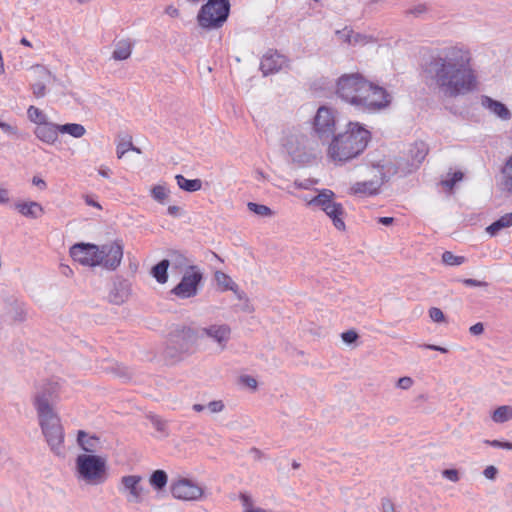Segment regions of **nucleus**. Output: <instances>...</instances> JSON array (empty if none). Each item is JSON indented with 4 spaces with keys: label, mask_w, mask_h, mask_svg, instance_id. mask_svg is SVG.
Returning <instances> with one entry per match:
<instances>
[{
    "label": "nucleus",
    "mask_w": 512,
    "mask_h": 512,
    "mask_svg": "<svg viewBox=\"0 0 512 512\" xmlns=\"http://www.w3.org/2000/svg\"><path fill=\"white\" fill-rule=\"evenodd\" d=\"M383 512H396L393 503L390 500H384L382 502Z\"/></svg>",
    "instance_id": "62"
},
{
    "label": "nucleus",
    "mask_w": 512,
    "mask_h": 512,
    "mask_svg": "<svg viewBox=\"0 0 512 512\" xmlns=\"http://www.w3.org/2000/svg\"><path fill=\"white\" fill-rule=\"evenodd\" d=\"M206 409L211 414L220 413L225 409V404L222 400H213L206 405Z\"/></svg>",
    "instance_id": "43"
},
{
    "label": "nucleus",
    "mask_w": 512,
    "mask_h": 512,
    "mask_svg": "<svg viewBox=\"0 0 512 512\" xmlns=\"http://www.w3.org/2000/svg\"><path fill=\"white\" fill-rule=\"evenodd\" d=\"M14 306V316L13 319L18 322H23L26 319V310L23 306V304H19L18 302H15Z\"/></svg>",
    "instance_id": "45"
},
{
    "label": "nucleus",
    "mask_w": 512,
    "mask_h": 512,
    "mask_svg": "<svg viewBox=\"0 0 512 512\" xmlns=\"http://www.w3.org/2000/svg\"><path fill=\"white\" fill-rule=\"evenodd\" d=\"M429 148L428 145L423 141H416L413 143L409 149V158L411 160V172L414 169H417L419 165L424 161L428 154Z\"/></svg>",
    "instance_id": "22"
},
{
    "label": "nucleus",
    "mask_w": 512,
    "mask_h": 512,
    "mask_svg": "<svg viewBox=\"0 0 512 512\" xmlns=\"http://www.w3.org/2000/svg\"><path fill=\"white\" fill-rule=\"evenodd\" d=\"M336 95L342 101L362 112H374L387 107L390 94L366 80L359 73L343 74L336 82Z\"/></svg>",
    "instance_id": "2"
},
{
    "label": "nucleus",
    "mask_w": 512,
    "mask_h": 512,
    "mask_svg": "<svg viewBox=\"0 0 512 512\" xmlns=\"http://www.w3.org/2000/svg\"><path fill=\"white\" fill-rule=\"evenodd\" d=\"M336 34L341 39H343L345 42H348V43L357 42L358 38L360 37L359 34L354 35L353 31L349 30L347 28L343 29L342 31H337Z\"/></svg>",
    "instance_id": "41"
},
{
    "label": "nucleus",
    "mask_w": 512,
    "mask_h": 512,
    "mask_svg": "<svg viewBox=\"0 0 512 512\" xmlns=\"http://www.w3.org/2000/svg\"><path fill=\"white\" fill-rule=\"evenodd\" d=\"M497 473L498 470L493 465L487 466L483 471V475L485 476V478L489 480H494L496 478Z\"/></svg>",
    "instance_id": "56"
},
{
    "label": "nucleus",
    "mask_w": 512,
    "mask_h": 512,
    "mask_svg": "<svg viewBox=\"0 0 512 512\" xmlns=\"http://www.w3.org/2000/svg\"><path fill=\"white\" fill-rule=\"evenodd\" d=\"M317 179H305L304 181H295L294 185L299 189H309L312 185L317 184Z\"/></svg>",
    "instance_id": "55"
},
{
    "label": "nucleus",
    "mask_w": 512,
    "mask_h": 512,
    "mask_svg": "<svg viewBox=\"0 0 512 512\" xmlns=\"http://www.w3.org/2000/svg\"><path fill=\"white\" fill-rule=\"evenodd\" d=\"M170 261L168 259H163L154 265L151 269L152 276L156 279V281L160 284H164L168 280L167 270L169 268Z\"/></svg>",
    "instance_id": "27"
},
{
    "label": "nucleus",
    "mask_w": 512,
    "mask_h": 512,
    "mask_svg": "<svg viewBox=\"0 0 512 512\" xmlns=\"http://www.w3.org/2000/svg\"><path fill=\"white\" fill-rule=\"evenodd\" d=\"M313 130L322 142H328L335 132V117L333 111L321 106L314 117Z\"/></svg>",
    "instance_id": "11"
},
{
    "label": "nucleus",
    "mask_w": 512,
    "mask_h": 512,
    "mask_svg": "<svg viewBox=\"0 0 512 512\" xmlns=\"http://www.w3.org/2000/svg\"><path fill=\"white\" fill-rule=\"evenodd\" d=\"M172 261L177 268H182L188 264V259L178 252H173Z\"/></svg>",
    "instance_id": "48"
},
{
    "label": "nucleus",
    "mask_w": 512,
    "mask_h": 512,
    "mask_svg": "<svg viewBox=\"0 0 512 512\" xmlns=\"http://www.w3.org/2000/svg\"><path fill=\"white\" fill-rule=\"evenodd\" d=\"M202 279L203 274L199 268L195 265H191L182 276L181 281L171 290V293L181 299L194 297L198 293Z\"/></svg>",
    "instance_id": "9"
},
{
    "label": "nucleus",
    "mask_w": 512,
    "mask_h": 512,
    "mask_svg": "<svg viewBox=\"0 0 512 512\" xmlns=\"http://www.w3.org/2000/svg\"><path fill=\"white\" fill-rule=\"evenodd\" d=\"M178 186L187 192H196L201 189L202 181L200 179H186L183 175L175 176Z\"/></svg>",
    "instance_id": "28"
},
{
    "label": "nucleus",
    "mask_w": 512,
    "mask_h": 512,
    "mask_svg": "<svg viewBox=\"0 0 512 512\" xmlns=\"http://www.w3.org/2000/svg\"><path fill=\"white\" fill-rule=\"evenodd\" d=\"M469 332L472 334V335H481L483 332H484V325L483 323L481 322H478L474 325H472L470 328H469Z\"/></svg>",
    "instance_id": "58"
},
{
    "label": "nucleus",
    "mask_w": 512,
    "mask_h": 512,
    "mask_svg": "<svg viewBox=\"0 0 512 512\" xmlns=\"http://www.w3.org/2000/svg\"><path fill=\"white\" fill-rule=\"evenodd\" d=\"M381 183L377 180L356 182L351 187V193L360 196H370L378 193Z\"/></svg>",
    "instance_id": "24"
},
{
    "label": "nucleus",
    "mask_w": 512,
    "mask_h": 512,
    "mask_svg": "<svg viewBox=\"0 0 512 512\" xmlns=\"http://www.w3.org/2000/svg\"><path fill=\"white\" fill-rule=\"evenodd\" d=\"M240 382L251 389L257 388V380L252 376L243 375L240 377Z\"/></svg>",
    "instance_id": "52"
},
{
    "label": "nucleus",
    "mask_w": 512,
    "mask_h": 512,
    "mask_svg": "<svg viewBox=\"0 0 512 512\" xmlns=\"http://www.w3.org/2000/svg\"><path fill=\"white\" fill-rule=\"evenodd\" d=\"M60 133L69 134L74 138H81L85 135L86 129L82 124L78 123H66L59 124Z\"/></svg>",
    "instance_id": "30"
},
{
    "label": "nucleus",
    "mask_w": 512,
    "mask_h": 512,
    "mask_svg": "<svg viewBox=\"0 0 512 512\" xmlns=\"http://www.w3.org/2000/svg\"><path fill=\"white\" fill-rule=\"evenodd\" d=\"M170 492L175 499L197 501L203 496L204 490L197 482L189 478L178 477L172 480Z\"/></svg>",
    "instance_id": "10"
},
{
    "label": "nucleus",
    "mask_w": 512,
    "mask_h": 512,
    "mask_svg": "<svg viewBox=\"0 0 512 512\" xmlns=\"http://www.w3.org/2000/svg\"><path fill=\"white\" fill-rule=\"evenodd\" d=\"M240 499H241L242 504L245 507V509L253 507L252 506V500H251V497L249 495H247L245 493H241L240 494Z\"/></svg>",
    "instance_id": "61"
},
{
    "label": "nucleus",
    "mask_w": 512,
    "mask_h": 512,
    "mask_svg": "<svg viewBox=\"0 0 512 512\" xmlns=\"http://www.w3.org/2000/svg\"><path fill=\"white\" fill-rule=\"evenodd\" d=\"M99 246L90 243H78L70 248V256L84 266H98Z\"/></svg>",
    "instance_id": "13"
},
{
    "label": "nucleus",
    "mask_w": 512,
    "mask_h": 512,
    "mask_svg": "<svg viewBox=\"0 0 512 512\" xmlns=\"http://www.w3.org/2000/svg\"><path fill=\"white\" fill-rule=\"evenodd\" d=\"M371 133L358 122H349L347 129L334 135L328 147V155L335 162H347L366 149Z\"/></svg>",
    "instance_id": "4"
},
{
    "label": "nucleus",
    "mask_w": 512,
    "mask_h": 512,
    "mask_svg": "<svg viewBox=\"0 0 512 512\" xmlns=\"http://www.w3.org/2000/svg\"><path fill=\"white\" fill-rule=\"evenodd\" d=\"M442 261L449 266H458L465 262V257L456 256L450 251H445L442 254Z\"/></svg>",
    "instance_id": "37"
},
{
    "label": "nucleus",
    "mask_w": 512,
    "mask_h": 512,
    "mask_svg": "<svg viewBox=\"0 0 512 512\" xmlns=\"http://www.w3.org/2000/svg\"><path fill=\"white\" fill-rule=\"evenodd\" d=\"M461 282L465 286H471V287H487L488 286L487 282L476 280V279H472V278L462 279Z\"/></svg>",
    "instance_id": "53"
},
{
    "label": "nucleus",
    "mask_w": 512,
    "mask_h": 512,
    "mask_svg": "<svg viewBox=\"0 0 512 512\" xmlns=\"http://www.w3.org/2000/svg\"><path fill=\"white\" fill-rule=\"evenodd\" d=\"M168 189L163 185H156L151 189V195L154 200L164 203L168 198Z\"/></svg>",
    "instance_id": "36"
},
{
    "label": "nucleus",
    "mask_w": 512,
    "mask_h": 512,
    "mask_svg": "<svg viewBox=\"0 0 512 512\" xmlns=\"http://www.w3.org/2000/svg\"><path fill=\"white\" fill-rule=\"evenodd\" d=\"M123 257L122 241L115 240L99 246V265L108 270H115L121 264Z\"/></svg>",
    "instance_id": "12"
},
{
    "label": "nucleus",
    "mask_w": 512,
    "mask_h": 512,
    "mask_svg": "<svg viewBox=\"0 0 512 512\" xmlns=\"http://www.w3.org/2000/svg\"><path fill=\"white\" fill-rule=\"evenodd\" d=\"M32 183L33 185L39 187L42 190L46 188V182L42 178H39L37 176L33 177Z\"/></svg>",
    "instance_id": "64"
},
{
    "label": "nucleus",
    "mask_w": 512,
    "mask_h": 512,
    "mask_svg": "<svg viewBox=\"0 0 512 512\" xmlns=\"http://www.w3.org/2000/svg\"><path fill=\"white\" fill-rule=\"evenodd\" d=\"M10 200L9 191L0 187V204H7Z\"/></svg>",
    "instance_id": "60"
},
{
    "label": "nucleus",
    "mask_w": 512,
    "mask_h": 512,
    "mask_svg": "<svg viewBox=\"0 0 512 512\" xmlns=\"http://www.w3.org/2000/svg\"><path fill=\"white\" fill-rule=\"evenodd\" d=\"M134 47V43L130 39H121L114 44V50L112 52V59L116 61L127 60Z\"/></svg>",
    "instance_id": "25"
},
{
    "label": "nucleus",
    "mask_w": 512,
    "mask_h": 512,
    "mask_svg": "<svg viewBox=\"0 0 512 512\" xmlns=\"http://www.w3.org/2000/svg\"><path fill=\"white\" fill-rule=\"evenodd\" d=\"M201 336H206L224 350L231 339V328L227 324H213L200 329Z\"/></svg>",
    "instance_id": "15"
},
{
    "label": "nucleus",
    "mask_w": 512,
    "mask_h": 512,
    "mask_svg": "<svg viewBox=\"0 0 512 512\" xmlns=\"http://www.w3.org/2000/svg\"><path fill=\"white\" fill-rule=\"evenodd\" d=\"M165 13L169 15L170 17H178L179 16V10L174 7L173 5H169L165 9Z\"/></svg>",
    "instance_id": "63"
},
{
    "label": "nucleus",
    "mask_w": 512,
    "mask_h": 512,
    "mask_svg": "<svg viewBox=\"0 0 512 512\" xmlns=\"http://www.w3.org/2000/svg\"><path fill=\"white\" fill-rule=\"evenodd\" d=\"M481 104L484 108L488 109L491 113L495 114L502 120H509L512 116L506 105L489 96L483 95L481 97Z\"/></svg>",
    "instance_id": "21"
},
{
    "label": "nucleus",
    "mask_w": 512,
    "mask_h": 512,
    "mask_svg": "<svg viewBox=\"0 0 512 512\" xmlns=\"http://www.w3.org/2000/svg\"><path fill=\"white\" fill-rule=\"evenodd\" d=\"M412 385H413L412 378L407 377V376L399 378V380L397 382V387H399L400 389H403V390L409 389Z\"/></svg>",
    "instance_id": "54"
},
{
    "label": "nucleus",
    "mask_w": 512,
    "mask_h": 512,
    "mask_svg": "<svg viewBox=\"0 0 512 512\" xmlns=\"http://www.w3.org/2000/svg\"><path fill=\"white\" fill-rule=\"evenodd\" d=\"M420 347L424 348V349H430V350H434V351H439L441 353H447L448 352L447 348L442 347V346H438V345H434V344H421Z\"/></svg>",
    "instance_id": "59"
},
{
    "label": "nucleus",
    "mask_w": 512,
    "mask_h": 512,
    "mask_svg": "<svg viewBox=\"0 0 512 512\" xmlns=\"http://www.w3.org/2000/svg\"><path fill=\"white\" fill-rule=\"evenodd\" d=\"M56 388L48 383L41 386L34 395L33 405L37 412L42 434L51 451L57 456L64 454V429L54 409Z\"/></svg>",
    "instance_id": "3"
},
{
    "label": "nucleus",
    "mask_w": 512,
    "mask_h": 512,
    "mask_svg": "<svg viewBox=\"0 0 512 512\" xmlns=\"http://www.w3.org/2000/svg\"><path fill=\"white\" fill-rule=\"evenodd\" d=\"M75 476L88 485H101L108 479L107 459L96 454H79L75 460Z\"/></svg>",
    "instance_id": "5"
},
{
    "label": "nucleus",
    "mask_w": 512,
    "mask_h": 512,
    "mask_svg": "<svg viewBox=\"0 0 512 512\" xmlns=\"http://www.w3.org/2000/svg\"><path fill=\"white\" fill-rule=\"evenodd\" d=\"M429 316L430 318L437 323L444 322L445 321V315L442 312L441 309L437 307H432L429 309Z\"/></svg>",
    "instance_id": "46"
},
{
    "label": "nucleus",
    "mask_w": 512,
    "mask_h": 512,
    "mask_svg": "<svg viewBox=\"0 0 512 512\" xmlns=\"http://www.w3.org/2000/svg\"><path fill=\"white\" fill-rule=\"evenodd\" d=\"M503 173L505 175V186L508 189L509 192L512 193V156L507 161Z\"/></svg>",
    "instance_id": "39"
},
{
    "label": "nucleus",
    "mask_w": 512,
    "mask_h": 512,
    "mask_svg": "<svg viewBox=\"0 0 512 512\" xmlns=\"http://www.w3.org/2000/svg\"><path fill=\"white\" fill-rule=\"evenodd\" d=\"M15 209L23 216L31 219L40 218L44 214L42 205L35 201L19 202Z\"/></svg>",
    "instance_id": "23"
},
{
    "label": "nucleus",
    "mask_w": 512,
    "mask_h": 512,
    "mask_svg": "<svg viewBox=\"0 0 512 512\" xmlns=\"http://www.w3.org/2000/svg\"><path fill=\"white\" fill-rule=\"evenodd\" d=\"M0 129L8 135H16L18 131L16 127L3 121H0Z\"/></svg>",
    "instance_id": "57"
},
{
    "label": "nucleus",
    "mask_w": 512,
    "mask_h": 512,
    "mask_svg": "<svg viewBox=\"0 0 512 512\" xmlns=\"http://www.w3.org/2000/svg\"><path fill=\"white\" fill-rule=\"evenodd\" d=\"M27 116L31 122L36 124V126L42 125L48 121L47 115L42 110L33 105L29 106L27 109Z\"/></svg>",
    "instance_id": "33"
},
{
    "label": "nucleus",
    "mask_w": 512,
    "mask_h": 512,
    "mask_svg": "<svg viewBox=\"0 0 512 512\" xmlns=\"http://www.w3.org/2000/svg\"><path fill=\"white\" fill-rule=\"evenodd\" d=\"M247 207L251 212L259 216L269 217L273 215V211L266 205L249 202Z\"/></svg>",
    "instance_id": "35"
},
{
    "label": "nucleus",
    "mask_w": 512,
    "mask_h": 512,
    "mask_svg": "<svg viewBox=\"0 0 512 512\" xmlns=\"http://www.w3.org/2000/svg\"><path fill=\"white\" fill-rule=\"evenodd\" d=\"M422 71L427 86L449 98L470 92L476 84L471 54L458 46L431 53L423 63Z\"/></svg>",
    "instance_id": "1"
},
{
    "label": "nucleus",
    "mask_w": 512,
    "mask_h": 512,
    "mask_svg": "<svg viewBox=\"0 0 512 512\" xmlns=\"http://www.w3.org/2000/svg\"><path fill=\"white\" fill-rule=\"evenodd\" d=\"M485 444L490 445L495 448H502L507 450H512V443L508 441H500V440H485Z\"/></svg>",
    "instance_id": "47"
},
{
    "label": "nucleus",
    "mask_w": 512,
    "mask_h": 512,
    "mask_svg": "<svg viewBox=\"0 0 512 512\" xmlns=\"http://www.w3.org/2000/svg\"><path fill=\"white\" fill-rule=\"evenodd\" d=\"M77 443L85 454H95L102 449V441L96 435H90L83 430L77 433Z\"/></svg>",
    "instance_id": "20"
},
{
    "label": "nucleus",
    "mask_w": 512,
    "mask_h": 512,
    "mask_svg": "<svg viewBox=\"0 0 512 512\" xmlns=\"http://www.w3.org/2000/svg\"><path fill=\"white\" fill-rule=\"evenodd\" d=\"M131 294V284L126 279L117 278L109 292V302L115 305H121L126 302Z\"/></svg>",
    "instance_id": "17"
},
{
    "label": "nucleus",
    "mask_w": 512,
    "mask_h": 512,
    "mask_svg": "<svg viewBox=\"0 0 512 512\" xmlns=\"http://www.w3.org/2000/svg\"><path fill=\"white\" fill-rule=\"evenodd\" d=\"M464 174L461 171H455L450 179L441 181V185L449 190H452L454 185L463 179Z\"/></svg>",
    "instance_id": "40"
},
{
    "label": "nucleus",
    "mask_w": 512,
    "mask_h": 512,
    "mask_svg": "<svg viewBox=\"0 0 512 512\" xmlns=\"http://www.w3.org/2000/svg\"><path fill=\"white\" fill-rule=\"evenodd\" d=\"M442 476L452 482L459 481V473L456 469H445L442 471Z\"/></svg>",
    "instance_id": "51"
},
{
    "label": "nucleus",
    "mask_w": 512,
    "mask_h": 512,
    "mask_svg": "<svg viewBox=\"0 0 512 512\" xmlns=\"http://www.w3.org/2000/svg\"><path fill=\"white\" fill-rule=\"evenodd\" d=\"M33 95L36 98H43L46 95L47 89L44 82H36L31 85Z\"/></svg>",
    "instance_id": "44"
},
{
    "label": "nucleus",
    "mask_w": 512,
    "mask_h": 512,
    "mask_svg": "<svg viewBox=\"0 0 512 512\" xmlns=\"http://www.w3.org/2000/svg\"><path fill=\"white\" fill-rule=\"evenodd\" d=\"M512 226V213H507L486 227L490 236H496L501 230Z\"/></svg>",
    "instance_id": "26"
},
{
    "label": "nucleus",
    "mask_w": 512,
    "mask_h": 512,
    "mask_svg": "<svg viewBox=\"0 0 512 512\" xmlns=\"http://www.w3.org/2000/svg\"><path fill=\"white\" fill-rule=\"evenodd\" d=\"M168 483V475L164 470L153 471L149 477V484L158 491L163 490Z\"/></svg>",
    "instance_id": "29"
},
{
    "label": "nucleus",
    "mask_w": 512,
    "mask_h": 512,
    "mask_svg": "<svg viewBox=\"0 0 512 512\" xmlns=\"http://www.w3.org/2000/svg\"><path fill=\"white\" fill-rule=\"evenodd\" d=\"M230 14L229 0H208L197 14L198 25L205 30L221 28Z\"/></svg>",
    "instance_id": "6"
},
{
    "label": "nucleus",
    "mask_w": 512,
    "mask_h": 512,
    "mask_svg": "<svg viewBox=\"0 0 512 512\" xmlns=\"http://www.w3.org/2000/svg\"><path fill=\"white\" fill-rule=\"evenodd\" d=\"M179 345L171 344L170 339L168 340V345L165 348L164 354L166 358H169L173 361H178L182 354L185 352H179Z\"/></svg>",
    "instance_id": "38"
},
{
    "label": "nucleus",
    "mask_w": 512,
    "mask_h": 512,
    "mask_svg": "<svg viewBox=\"0 0 512 512\" xmlns=\"http://www.w3.org/2000/svg\"><path fill=\"white\" fill-rule=\"evenodd\" d=\"M427 11V7L425 4H418L406 11L407 15H413L415 17H418L422 14H424Z\"/></svg>",
    "instance_id": "49"
},
{
    "label": "nucleus",
    "mask_w": 512,
    "mask_h": 512,
    "mask_svg": "<svg viewBox=\"0 0 512 512\" xmlns=\"http://www.w3.org/2000/svg\"><path fill=\"white\" fill-rule=\"evenodd\" d=\"M495 423H505L512 419V407L508 405L499 406L491 416Z\"/></svg>",
    "instance_id": "31"
},
{
    "label": "nucleus",
    "mask_w": 512,
    "mask_h": 512,
    "mask_svg": "<svg viewBox=\"0 0 512 512\" xmlns=\"http://www.w3.org/2000/svg\"><path fill=\"white\" fill-rule=\"evenodd\" d=\"M285 146L293 161L300 164L311 163L318 152V143L302 133L291 134Z\"/></svg>",
    "instance_id": "8"
},
{
    "label": "nucleus",
    "mask_w": 512,
    "mask_h": 512,
    "mask_svg": "<svg viewBox=\"0 0 512 512\" xmlns=\"http://www.w3.org/2000/svg\"><path fill=\"white\" fill-rule=\"evenodd\" d=\"M169 338L171 344L179 345V352H188L190 347L196 342L198 335L194 329L182 326L172 331Z\"/></svg>",
    "instance_id": "16"
},
{
    "label": "nucleus",
    "mask_w": 512,
    "mask_h": 512,
    "mask_svg": "<svg viewBox=\"0 0 512 512\" xmlns=\"http://www.w3.org/2000/svg\"><path fill=\"white\" fill-rule=\"evenodd\" d=\"M152 425L155 427V429L161 433H166L167 423L165 420L160 418L159 416L152 415L149 417Z\"/></svg>",
    "instance_id": "42"
},
{
    "label": "nucleus",
    "mask_w": 512,
    "mask_h": 512,
    "mask_svg": "<svg viewBox=\"0 0 512 512\" xmlns=\"http://www.w3.org/2000/svg\"><path fill=\"white\" fill-rule=\"evenodd\" d=\"M342 340L347 344H352L358 339V334L354 330H348L341 334Z\"/></svg>",
    "instance_id": "50"
},
{
    "label": "nucleus",
    "mask_w": 512,
    "mask_h": 512,
    "mask_svg": "<svg viewBox=\"0 0 512 512\" xmlns=\"http://www.w3.org/2000/svg\"><path fill=\"white\" fill-rule=\"evenodd\" d=\"M60 133L59 124L47 121L46 123L36 126L34 129V135L41 142L53 145L58 140Z\"/></svg>",
    "instance_id": "18"
},
{
    "label": "nucleus",
    "mask_w": 512,
    "mask_h": 512,
    "mask_svg": "<svg viewBox=\"0 0 512 512\" xmlns=\"http://www.w3.org/2000/svg\"><path fill=\"white\" fill-rule=\"evenodd\" d=\"M132 144L133 143H132L131 136L122 137L119 140L117 147H116L117 157L119 159H121L125 155V153H127L128 151H131Z\"/></svg>",
    "instance_id": "34"
},
{
    "label": "nucleus",
    "mask_w": 512,
    "mask_h": 512,
    "mask_svg": "<svg viewBox=\"0 0 512 512\" xmlns=\"http://www.w3.org/2000/svg\"><path fill=\"white\" fill-rule=\"evenodd\" d=\"M215 280L217 281V284L223 288V290H231L236 292L237 284L226 273L217 271L215 273Z\"/></svg>",
    "instance_id": "32"
},
{
    "label": "nucleus",
    "mask_w": 512,
    "mask_h": 512,
    "mask_svg": "<svg viewBox=\"0 0 512 512\" xmlns=\"http://www.w3.org/2000/svg\"><path fill=\"white\" fill-rule=\"evenodd\" d=\"M286 63L285 56L277 52L266 53L260 63V69L264 76L278 72Z\"/></svg>",
    "instance_id": "19"
},
{
    "label": "nucleus",
    "mask_w": 512,
    "mask_h": 512,
    "mask_svg": "<svg viewBox=\"0 0 512 512\" xmlns=\"http://www.w3.org/2000/svg\"><path fill=\"white\" fill-rule=\"evenodd\" d=\"M142 477L140 475H126L120 480L119 490L127 494V501L130 503H140L144 487L141 485Z\"/></svg>",
    "instance_id": "14"
},
{
    "label": "nucleus",
    "mask_w": 512,
    "mask_h": 512,
    "mask_svg": "<svg viewBox=\"0 0 512 512\" xmlns=\"http://www.w3.org/2000/svg\"><path fill=\"white\" fill-rule=\"evenodd\" d=\"M308 205L320 208L331 219L333 226L339 231H345V209L335 201V193L330 189H322L308 201Z\"/></svg>",
    "instance_id": "7"
}]
</instances>
